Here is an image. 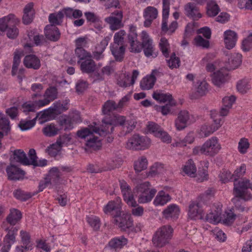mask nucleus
Returning <instances> with one entry per match:
<instances>
[{
  "instance_id": "0e129e2a",
  "label": "nucleus",
  "mask_w": 252,
  "mask_h": 252,
  "mask_svg": "<svg viewBox=\"0 0 252 252\" xmlns=\"http://www.w3.org/2000/svg\"><path fill=\"white\" fill-rule=\"evenodd\" d=\"M129 80V77L128 75H122L120 76L117 80V84L120 87L126 88L131 85L128 82Z\"/></svg>"
},
{
  "instance_id": "473e14b6",
  "label": "nucleus",
  "mask_w": 252,
  "mask_h": 252,
  "mask_svg": "<svg viewBox=\"0 0 252 252\" xmlns=\"http://www.w3.org/2000/svg\"><path fill=\"white\" fill-rule=\"evenodd\" d=\"M110 50L116 61L122 62L123 61L126 51L124 46H110Z\"/></svg>"
},
{
  "instance_id": "f03ea898",
  "label": "nucleus",
  "mask_w": 252,
  "mask_h": 252,
  "mask_svg": "<svg viewBox=\"0 0 252 252\" xmlns=\"http://www.w3.org/2000/svg\"><path fill=\"white\" fill-rule=\"evenodd\" d=\"M220 149L218 143V139L213 137L207 140L202 146H196L193 149L194 155H205L214 156L217 154Z\"/></svg>"
},
{
  "instance_id": "6e6552de",
  "label": "nucleus",
  "mask_w": 252,
  "mask_h": 252,
  "mask_svg": "<svg viewBox=\"0 0 252 252\" xmlns=\"http://www.w3.org/2000/svg\"><path fill=\"white\" fill-rule=\"evenodd\" d=\"M105 117L102 119V125L100 127H94V131L99 135H106L107 133L112 132L114 127L113 126V117L110 113L105 114Z\"/></svg>"
},
{
  "instance_id": "c03bdc74",
  "label": "nucleus",
  "mask_w": 252,
  "mask_h": 252,
  "mask_svg": "<svg viewBox=\"0 0 252 252\" xmlns=\"http://www.w3.org/2000/svg\"><path fill=\"white\" fill-rule=\"evenodd\" d=\"M75 54L76 57L79 59L77 63L79 64L81 61L88 58H92V55L90 52H88L83 48H76L75 50Z\"/></svg>"
},
{
  "instance_id": "0eeeda50",
  "label": "nucleus",
  "mask_w": 252,
  "mask_h": 252,
  "mask_svg": "<svg viewBox=\"0 0 252 252\" xmlns=\"http://www.w3.org/2000/svg\"><path fill=\"white\" fill-rule=\"evenodd\" d=\"M19 227L12 226L10 229L7 228V233L3 239V244L1 248V252H8L12 244L16 241Z\"/></svg>"
},
{
  "instance_id": "f704fd0d",
  "label": "nucleus",
  "mask_w": 252,
  "mask_h": 252,
  "mask_svg": "<svg viewBox=\"0 0 252 252\" xmlns=\"http://www.w3.org/2000/svg\"><path fill=\"white\" fill-rule=\"evenodd\" d=\"M142 49L145 56L147 58H156L158 54L154 52L155 49L153 44V41H146L145 43H142Z\"/></svg>"
},
{
  "instance_id": "5701e85b",
  "label": "nucleus",
  "mask_w": 252,
  "mask_h": 252,
  "mask_svg": "<svg viewBox=\"0 0 252 252\" xmlns=\"http://www.w3.org/2000/svg\"><path fill=\"white\" fill-rule=\"evenodd\" d=\"M19 22V20L14 14H9L0 19V31L2 32L6 31L10 25L18 24Z\"/></svg>"
},
{
  "instance_id": "aec40b11",
  "label": "nucleus",
  "mask_w": 252,
  "mask_h": 252,
  "mask_svg": "<svg viewBox=\"0 0 252 252\" xmlns=\"http://www.w3.org/2000/svg\"><path fill=\"white\" fill-rule=\"evenodd\" d=\"M242 63V55L240 54L231 53L228 57L226 67L228 70H233L238 67Z\"/></svg>"
},
{
  "instance_id": "412c9836",
  "label": "nucleus",
  "mask_w": 252,
  "mask_h": 252,
  "mask_svg": "<svg viewBox=\"0 0 252 252\" xmlns=\"http://www.w3.org/2000/svg\"><path fill=\"white\" fill-rule=\"evenodd\" d=\"M223 36L226 48L228 49H232L235 46L237 40V33L229 30L224 32Z\"/></svg>"
},
{
  "instance_id": "6e6d98bb",
  "label": "nucleus",
  "mask_w": 252,
  "mask_h": 252,
  "mask_svg": "<svg viewBox=\"0 0 252 252\" xmlns=\"http://www.w3.org/2000/svg\"><path fill=\"white\" fill-rule=\"evenodd\" d=\"M250 85L248 81L246 79H244L238 82L237 85V89L238 91L242 93L245 94L250 89Z\"/></svg>"
},
{
  "instance_id": "a18cd8bd",
  "label": "nucleus",
  "mask_w": 252,
  "mask_h": 252,
  "mask_svg": "<svg viewBox=\"0 0 252 252\" xmlns=\"http://www.w3.org/2000/svg\"><path fill=\"white\" fill-rule=\"evenodd\" d=\"M211 117L212 119H213L214 124L215 125H212L211 126H210L209 127H206V130H205L204 131L205 137L209 136L214 131L217 130L220 126V123L221 120L220 118H215V117L213 116L212 114H211Z\"/></svg>"
},
{
  "instance_id": "58836bf2",
  "label": "nucleus",
  "mask_w": 252,
  "mask_h": 252,
  "mask_svg": "<svg viewBox=\"0 0 252 252\" xmlns=\"http://www.w3.org/2000/svg\"><path fill=\"white\" fill-rule=\"evenodd\" d=\"M183 170L187 175L194 177L196 172V168L193 160L189 159L184 165Z\"/></svg>"
},
{
  "instance_id": "bb28decb",
  "label": "nucleus",
  "mask_w": 252,
  "mask_h": 252,
  "mask_svg": "<svg viewBox=\"0 0 252 252\" xmlns=\"http://www.w3.org/2000/svg\"><path fill=\"white\" fill-rule=\"evenodd\" d=\"M208 84L205 81H198L197 87L195 88L196 92L191 95V98H197L198 97L205 95L208 92Z\"/></svg>"
},
{
  "instance_id": "e433bc0d",
  "label": "nucleus",
  "mask_w": 252,
  "mask_h": 252,
  "mask_svg": "<svg viewBox=\"0 0 252 252\" xmlns=\"http://www.w3.org/2000/svg\"><path fill=\"white\" fill-rule=\"evenodd\" d=\"M58 123L61 127L60 129H63L65 131L71 130L74 127L70 119L66 115L61 116L59 119Z\"/></svg>"
},
{
  "instance_id": "774afa93",
  "label": "nucleus",
  "mask_w": 252,
  "mask_h": 252,
  "mask_svg": "<svg viewBox=\"0 0 252 252\" xmlns=\"http://www.w3.org/2000/svg\"><path fill=\"white\" fill-rule=\"evenodd\" d=\"M228 213L226 214V217L223 220H222V223L223 224L226 226H230L232 224L236 219V215L233 212Z\"/></svg>"
},
{
  "instance_id": "09e8293b",
  "label": "nucleus",
  "mask_w": 252,
  "mask_h": 252,
  "mask_svg": "<svg viewBox=\"0 0 252 252\" xmlns=\"http://www.w3.org/2000/svg\"><path fill=\"white\" fill-rule=\"evenodd\" d=\"M13 195L16 199L22 201H25L32 197L30 193L25 192L20 189L14 190Z\"/></svg>"
},
{
  "instance_id": "e2e57ef3",
  "label": "nucleus",
  "mask_w": 252,
  "mask_h": 252,
  "mask_svg": "<svg viewBox=\"0 0 252 252\" xmlns=\"http://www.w3.org/2000/svg\"><path fill=\"white\" fill-rule=\"evenodd\" d=\"M87 221L94 230H97L100 227V220L96 217H91L87 218Z\"/></svg>"
},
{
  "instance_id": "a211bd4d",
  "label": "nucleus",
  "mask_w": 252,
  "mask_h": 252,
  "mask_svg": "<svg viewBox=\"0 0 252 252\" xmlns=\"http://www.w3.org/2000/svg\"><path fill=\"white\" fill-rule=\"evenodd\" d=\"M46 38L52 41H57L60 37L61 33L59 29L55 26L48 25L44 28Z\"/></svg>"
},
{
  "instance_id": "c756f323",
  "label": "nucleus",
  "mask_w": 252,
  "mask_h": 252,
  "mask_svg": "<svg viewBox=\"0 0 252 252\" xmlns=\"http://www.w3.org/2000/svg\"><path fill=\"white\" fill-rule=\"evenodd\" d=\"M26 159L27 155L23 150L21 149L14 150L10 158L11 162L15 161L24 165H27Z\"/></svg>"
},
{
  "instance_id": "79ce46f5",
  "label": "nucleus",
  "mask_w": 252,
  "mask_h": 252,
  "mask_svg": "<svg viewBox=\"0 0 252 252\" xmlns=\"http://www.w3.org/2000/svg\"><path fill=\"white\" fill-rule=\"evenodd\" d=\"M118 109L117 103L114 100H108L103 104L102 111L103 114H108V113Z\"/></svg>"
},
{
  "instance_id": "c9c22d12",
  "label": "nucleus",
  "mask_w": 252,
  "mask_h": 252,
  "mask_svg": "<svg viewBox=\"0 0 252 252\" xmlns=\"http://www.w3.org/2000/svg\"><path fill=\"white\" fill-rule=\"evenodd\" d=\"M171 197L168 193H166L164 191H160L156 197L154 201V204L156 206L164 205L167 202L169 201Z\"/></svg>"
},
{
  "instance_id": "4c0bfd02",
  "label": "nucleus",
  "mask_w": 252,
  "mask_h": 252,
  "mask_svg": "<svg viewBox=\"0 0 252 252\" xmlns=\"http://www.w3.org/2000/svg\"><path fill=\"white\" fill-rule=\"evenodd\" d=\"M220 11V9L218 5L214 0H211L207 2V14L209 16H216Z\"/></svg>"
},
{
  "instance_id": "bf43d9fd",
  "label": "nucleus",
  "mask_w": 252,
  "mask_h": 252,
  "mask_svg": "<svg viewBox=\"0 0 252 252\" xmlns=\"http://www.w3.org/2000/svg\"><path fill=\"white\" fill-rule=\"evenodd\" d=\"M28 156L29 158L27 157L26 159L27 165H33L38 158L35 150L34 149H30Z\"/></svg>"
},
{
  "instance_id": "052dcab7",
  "label": "nucleus",
  "mask_w": 252,
  "mask_h": 252,
  "mask_svg": "<svg viewBox=\"0 0 252 252\" xmlns=\"http://www.w3.org/2000/svg\"><path fill=\"white\" fill-rule=\"evenodd\" d=\"M195 45L203 48H208L210 46L209 40L204 39L201 35H197L194 38Z\"/></svg>"
},
{
  "instance_id": "2eb2a0df",
  "label": "nucleus",
  "mask_w": 252,
  "mask_h": 252,
  "mask_svg": "<svg viewBox=\"0 0 252 252\" xmlns=\"http://www.w3.org/2000/svg\"><path fill=\"white\" fill-rule=\"evenodd\" d=\"M6 171L10 180H20L23 179L25 175L24 170L11 163L6 167Z\"/></svg>"
},
{
  "instance_id": "680f3d73",
  "label": "nucleus",
  "mask_w": 252,
  "mask_h": 252,
  "mask_svg": "<svg viewBox=\"0 0 252 252\" xmlns=\"http://www.w3.org/2000/svg\"><path fill=\"white\" fill-rule=\"evenodd\" d=\"M24 55L22 50L16 49L14 53L13 64L14 68H18L21 62V58Z\"/></svg>"
},
{
  "instance_id": "dca6fc26",
  "label": "nucleus",
  "mask_w": 252,
  "mask_h": 252,
  "mask_svg": "<svg viewBox=\"0 0 252 252\" xmlns=\"http://www.w3.org/2000/svg\"><path fill=\"white\" fill-rule=\"evenodd\" d=\"M179 206L175 204L168 205L162 212L163 217L167 220H174L177 219L180 214Z\"/></svg>"
},
{
  "instance_id": "f257e3e1",
  "label": "nucleus",
  "mask_w": 252,
  "mask_h": 252,
  "mask_svg": "<svg viewBox=\"0 0 252 252\" xmlns=\"http://www.w3.org/2000/svg\"><path fill=\"white\" fill-rule=\"evenodd\" d=\"M173 229L170 225H163L158 229L154 233L152 241L157 247H162L168 243L171 239Z\"/></svg>"
},
{
  "instance_id": "cd10ccee",
  "label": "nucleus",
  "mask_w": 252,
  "mask_h": 252,
  "mask_svg": "<svg viewBox=\"0 0 252 252\" xmlns=\"http://www.w3.org/2000/svg\"><path fill=\"white\" fill-rule=\"evenodd\" d=\"M153 97L159 102L165 103L168 102L171 104H176L172 96L170 94H164L161 91L154 92L152 94Z\"/></svg>"
},
{
  "instance_id": "1a4fd4ad",
  "label": "nucleus",
  "mask_w": 252,
  "mask_h": 252,
  "mask_svg": "<svg viewBox=\"0 0 252 252\" xmlns=\"http://www.w3.org/2000/svg\"><path fill=\"white\" fill-rule=\"evenodd\" d=\"M120 186L124 201L130 207H135L137 203L134 198L130 186L124 180H120Z\"/></svg>"
},
{
  "instance_id": "864d4df0",
  "label": "nucleus",
  "mask_w": 252,
  "mask_h": 252,
  "mask_svg": "<svg viewBox=\"0 0 252 252\" xmlns=\"http://www.w3.org/2000/svg\"><path fill=\"white\" fill-rule=\"evenodd\" d=\"M158 14V11L156 8L153 6H148L144 11V17L151 18L153 20L155 19Z\"/></svg>"
},
{
  "instance_id": "20e7f679",
  "label": "nucleus",
  "mask_w": 252,
  "mask_h": 252,
  "mask_svg": "<svg viewBox=\"0 0 252 252\" xmlns=\"http://www.w3.org/2000/svg\"><path fill=\"white\" fill-rule=\"evenodd\" d=\"M94 130L91 131L87 127L81 129L77 132L78 137L86 139V146L89 148H93L94 150H99L101 147L100 140L98 137L94 135Z\"/></svg>"
},
{
  "instance_id": "ddd939ff",
  "label": "nucleus",
  "mask_w": 252,
  "mask_h": 252,
  "mask_svg": "<svg viewBox=\"0 0 252 252\" xmlns=\"http://www.w3.org/2000/svg\"><path fill=\"white\" fill-rule=\"evenodd\" d=\"M203 210L200 203L196 201H191L189 206L188 216L191 220L203 219Z\"/></svg>"
},
{
  "instance_id": "5fc2aeb1",
  "label": "nucleus",
  "mask_w": 252,
  "mask_h": 252,
  "mask_svg": "<svg viewBox=\"0 0 252 252\" xmlns=\"http://www.w3.org/2000/svg\"><path fill=\"white\" fill-rule=\"evenodd\" d=\"M17 25L18 24H12L10 25L6 30V35L9 38L15 39L18 35L19 30L16 27Z\"/></svg>"
},
{
  "instance_id": "393cba45",
  "label": "nucleus",
  "mask_w": 252,
  "mask_h": 252,
  "mask_svg": "<svg viewBox=\"0 0 252 252\" xmlns=\"http://www.w3.org/2000/svg\"><path fill=\"white\" fill-rule=\"evenodd\" d=\"M189 120V114L187 111H181L178 114V118L175 120V126L179 130L187 127Z\"/></svg>"
},
{
  "instance_id": "b1692460",
  "label": "nucleus",
  "mask_w": 252,
  "mask_h": 252,
  "mask_svg": "<svg viewBox=\"0 0 252 252\" xmlns=\"http://www.w3.org/2000/svg\"><path fill=\"white\" fill-rule=\"evenodd\" d=\"M252 198V195H247L246 196L235 197L232 199V202L235 205V208L240 212L248 211L249 209L245 207V202Z\"/></svg>"
},
{
  "instance_id": "423d86ee",
  "label": "nucleus",
  "mask_w": 252,
  "mask_h": 252,
  "mask_svg": "<svg viewBox=\"0 0 252 252\" xmlns=\"http://www.w3.org/2000/svg\"><path fill=\"white\" fill-rule=\"evenodd\" d=\"M150 144V140L147 136L134 134L129 139L127 146L135 150H141L148 148Z\"/></svg>"
},
{
  "instance_id": "de8ad7c7",
  "label": "nucleus",
  "mask_w": 252,
  "mask_h": 252,
  "mask_svg": "<svg viewBox=\"0 0 252 252\" xmlns=\"http://www.w3.org/2000/svg\"><path fill=\"white\" fill-rule=\"evenodd\" d=\"M163 170V164L159 163H155L151 167L150 171L147 173V176L149 177H154L156 175L161 173Z\"/></svg>"
},
{
  "instance_id": "a19ab883",
  "label": "nucleus",
  "mask_w": 252,
  "mask_h": 252,
  "mask_svg": "<svg viewBox=\"0 0 252 252\" xmlns=\"http://www.w3.org/2000/svg\"><path fill=\"white\" fill-rule=\"evenodd\" d=\"M148 165V160L144 157L139 158L134 163V168L136 173H139L141 171L145 170Z\"/></svg>"
},
{
  "instance_id": "c85d7f7f",
  "label": "nucleus",
  "mask_w": 252,
  "mask_h": 252,
  "mask_svg": "<svg viewBox=\"0 0 252 252\" xmlns=\"http://www.w3.org/2000/svg\"><path fill=\"white\" fill-rule=\"evenodd\" d=\"M221 210L220 208L211 210L209 213L207 214L205 218L206 221L213 224H217L220 221Z\"/></svg>"
},
{
  "instance_id": "f3484780",
  "label": "nucleus",
  "mask_w": 252,
  "mask_h": 252,
  "mask_svg": "<svg viewBox=\"0 0 252 252\" xmlns=\"http://www.w3.org/2000/svg\"><path fill=\"white\" fill-rule=\"evenodd\" d=\"M159 72L157 70H153L150 75L144 77L140 82V88L143 90H149L152 89L156 81L155 75H157Z\"/></svg>"
},
{
  "instance_id": "338daca9",
  "label": "nucleus",
  "mask_w": 252,
  "mask_h": 252,
  "mask_svg": "<svg viewBox=\"0 0 252 252\" xmlns=\"http://www.w3.org/2000/svg\"><path fill=\"white\" fill-rule=\"evenodd\" d=\"M147 128L148 132L153 134L155 136L156 133L158 132L161 128L160 126L153 122H149L147 125Z\"/></svg>"
},
{
  "instance_id": "13d9d810",
  "label": "nucleus",
  "mask_w": 252,
  "mask_h": 252,
  "mask_svg": "<svg viewBox=\"0 0 252 252\" xmlns=\"http://www.w3.org/2000/svg\"><path fill=\"white\" fill-rule=\"evenodd\" d=\"M156 133L155 137L160 138L163 142L169 143L171 142V137L162 128Z\"/></svg>"
},
{
  "instance_id": "69168bd1",
  "label": "nucleus",
  "mask_w": 252,
  "mask_h": 252,
  "mask_svg": "<svg viewBox=\"0 0 252 252\" xmlns=\"http://www.w3.org/2000/svg\"><path fill=\"white\" fill-rule=\"evenodd\" d=\"M137 36L136 28L132 25H130L129 26V33L127 35L128 40L130 45L134 44L137 41Z\"/></svg>"
},
{
  "instance_id": "2f4dec72",
  "label": "nucleus",
  "mask_w": 252,
  "mask_h": 252,
  "mask_svg": "<svg viewBox=\"0 0 252 252\" xmlns=\"http://www.w3.org/2000/svg\"><path fill=\"white\" fill-rule=\"evenodd\" d=\"M127 239L123 236L111 239L108 243L109 246L114 249H122L127 244Z\"/></svg>"
},
{
  "instance_id": "4d7b16f0",
  "label": "nucleus",
  "mask_w": 252,
  "mask_h": 252,
  "mask_svg": "<svg viewBox=\"0 0 252 252\" xmlns=\"http://www.w3.org/2000/svg\"><path fill=\"white\" fill-rule=\"evenodd\" d=\"M87 21L90 23H98L100 22V17L92 12L87 11L84 13Z\"/></svg>"
},
{
  "instance_id": "9d476101",
  "label": "nucleus",
  "mask_w": 252,
  "mask_h": 252,
  "mask_svg": "<svg viewBox=\"0 0 252 252\" xmlns=\"http://www.w3.org/2000/svg\"><path fill=\"white\" fill-rule=\"evenodd\" d=\"M114 222L121 230L126 231L133 225V220L129 214L122 213L120 214L114 215Z\"/></svg>"
},
{
  "instance_id": "37998d69",
  "label": "nucleus",
  "mask_w": 252,
  "mask_h": 252,
  "mask_svg": "<svg viewBox=\"0 0 252 252\" xmlns=\"http://www.w3.org/2000/svg\"><path fill=\"white\" fill-rule=\"evenodd\" d=\"M60 129L53 124H50L42 129L43 134L47 137H53L57 135Z\"/></svg>"
},
{
  "instance_id": "7ed1b4c3",
  "label": "nucleus",
  "mask_w": 252,
  "mask_h": 252,
  "mask_svg": "<svg viewBox=\"0 0 252 252\" xmlns=\"http://www.w3.org/2000/svg\"><path fill=\"white\" fill-rule=\"evenodd\" d=\"M150 184L149 182H145L138 185L134 189L133 193L138 194L140 193L138 201L139 203H146L150 202L155 196L157 190L152 189L149 191Z\"/></svg>"
},
{
  "instance_id": "603ef678",
  "label": "nucleus",
  "mask_w": 252,
  "mask_h": 252,
  "mask_svg": "<svg viewBox=\"0 0 252 252\" xmlns=\"http://www.w3.org/2000/svg\"><path fill=\"white\" fill-rule=\"evenodd\" d=\"M36 119V117L32 120H21L18 125L19 127L22 131L29 130L35 125Z\"/></svg>"
},
{
  "instance_id": "9b49d317",
  "label": "nucleus",
  "mask_w": 252,
  "mask_h": 252,
  "mask_svg": "<svg viewBox=\"0 0 252 252\" xmlns=\"http://www.w3.org/2000/svg\"><path fill=\"white\" fill-rule=\"evenodd\" d=\"M20 236L21 242L23 245L17 246L16 248V252H27L32 249V244L31 241V236L27 232L20 231Z\"/></svg>"
},
{
  "instance_id": "49530a36",
  "label": "nucleus",
  "mask_w": 252,
  "mask_h": 252,
  "mask_svg": "<svg viewBox=\"0 0 252 252\" xmlns=\"http://www.w3.org/2000/svg\"><path fill=\"white\" fill-rule=\"evenodd\" d=\"M126 34L124 30H120L119 32L115 33L114 36V43L110 46H124V36Z\"/></svg>"
},
{
  "instance_id": "6ab92c4d",
  "label": "nucleus",
  "mask_w": 252,
  "mask_h": 252,
  "mask_svg": "<svg viewBox=\"0 0 252 252\" xmlns=\"http://www.w3.org/2000/svg\"><path fill=\"white\" fill-rule=\"evenodd\" d=\"M23 63L26 67L34 70L39 69L41 66L40 59L36 55L33 54H30L26 56L24 58Z\"/></svg>"
},
{
  "instance_id": "72a5a7b5",
  "label": "nucleus",
  "mask_w": 252,
  "mask_h": 252,
  "mask_svg": "<svg viewBox=\"0 0 252 252\" xmlns=\"http://www.w3.org/2000/svg\"><path fill=\"white\" fill-rule=\"evenodd\" d=\"M227 74H223L220 71L214 72L212 76V81L213 84L218 87H220L226 81Z\"/></svg>"
},
{
  "instance_id": "39448f33",
  "label": "nucleus",
  "mask_w": 252,
  "mask_h": 252,
  "mask_svg": "<svg viewBox=\"0 0 252 252\" xmlns=\"http://www.w3.org/2000/svg\"><path fill=\"white\" fill-rule=\"evenodd\" d=\"M233 184V194L235 197H242L247 195H251L247 191L248 189L252 190V184L249 180L246 178H241L240 180L235 179Z\"/></svg>"
},
{
  "instance_id": "8fccbe9b",
  "label": "nucleus",
  "mask_w": 252,
  "mask_h": 252,
  "mask_svg": "<svg viewBox=\"0 0 252 252\" xmlns=\"http://www.w3.org/2000/svg\"><path fill=\"white\" fill-rule=\"evenodd\" d=\"M160 50L165 58L169 57V44L165 38H161L159 43Z\"/></svg>"
},
{
  "instance_id": "7c9ffc66",
  "label": "nucleus",
  "mask_w": 252,
  "mask_h": 252,
  "mask_svg": "<svg viewBox=\"0 0 252 252\" xmlns=\"http://www.w3.org/2000/svg\"><path fill=\"white\" fill-rule=\"evenodd\" d=\"M22 214L20 211L13 208L10 210V213L6 217V220L10 225H15L22 218Z\"/></svg>"
},
{
  "instance_id": "4468645a",
  "label": "nucleus",
  "mask_w": 252,
  "mask_h": 252,
  "mask_svg": "<svg viewBox=\"0 0 252 252\" xmlns=\"http://www.w3.org/2000/svg\"><path fill=\"white\" fill-rule=\"evenodd\" d=\"M121 198L118 197L115 201H109L103 208V211L106 214H109L113 216L114 215L120 214L122 213V207L120 204Z\"/></svg>"
},
{
  "instance_id": "f8f14e48",
  "label": "nucleus",
  "mask_w": 252,
  "mask_h": 252,
  "mask_svg": "<svg viewBox=\"0 0 252 252\" xmlns=\"http://www.w3.org/2000/svg\"><path fill=\"white\" fill-rule=\"evenodd\" d=\"M112 16L105 18V21L110 25V28L113 30H117L119 28L123 19L122 11L115 10L112 13Z\"/></svg>"
},
{
  "instance_id": "ea45409f",
  "label": "nucleus",
  "mask_w": 252,
  "mask_h": 252,
  "mask_svg": "<svg viewBox=\"0 0 252 252\" xmlns=\"http://www.w3.org/2000/svg\"><path fill=\"white\" fill-rule=\"evenodd\" d=\"M63 14L62 12L59 11L58 12H55L50 14L48 18L50 25H60L63 22Z\"/></svg>"
},
{
  "instance_id": "a878e982",
  "label": "nucleus",
  "mask_w": 252,
  "mask_h": 252,
  "mask_svg": "<svg viewBox=\"0 0 252 252\" xmlns=\"http://www.w3.org/2000/svg\"><path fill=\"white\" fill-rule=\"evenodd\" d=\"M186 15L193 20H197L201 17V14L198 13V8L194 3L189 2L185 6Z\"/></svg>"
},
{
  "instance_id": "3c124183",
  "label": "nucleus",
  "mask_w": 252,
  "mask_h": 252,
  "mask_svg": "<svg viewBox=\"0 0 252 252\" xmlns=\"http://www.w3.org/2000/svg\"><path fill=\"white\" fill-rule=\"evenodd\" d=\"M58 90L56 87L51 86L48 88L45 91L44 96L50 100L53 101L57 98Z\"/></svg>"
},
{
  "instance_id": "4be33fe9",
  "label": "nucleus",
  "mask_w": 252,
  "mask_h": 252,
  "mask_svg": "<svg viewBox=\"0 0 252 252\" xmlns=\"http://www.w3.org/2000/svg\"><path fill=\"white\" fill-rule=\"evenodd\" d=\"M80 70L83 73L92 74L94 73L96 68V64L92 58H88L81 62Z\"/></svg>"
}]
</instances>
